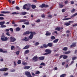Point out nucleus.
Instances as JSON below:
<instances>
[{
	"instance_id": "obj_1",
	"label": "nucleus",
	"mask_w": 77,
	"mask_h": 77,
	"mask_svg": "<svg viewBox=\"0 0 77 77\" xmlns=\"http://www.w3.org/2000/svg\"><path fill=\"white\" fill-rule=\"evenodd\" d=\"M1 39L2 41H6L8 40V37L5 36V35H1Z\"/></svg>"
},
{
	"instance_id": "obj_2",
	"label": "nucleus",
	"mask_w": 77,
	"mask_h": 77,
	"mask_svg": "<svg viewBox=\"0 0 77 77\" xmlns=\"http://www.w3.org/2000/svg\"><path fill=\"white\" fill-rule=\"evenodd\" d=\"M30 33L31 34H30L29 36V39H32L33 37V35H35L36 34V33L34 32H32L31 31L30 32Z\"/></svg>"
},
{
	"instance_id": "obj_3",
	"label": "nucleus",
	"mask_w": 77,
	"mask_h": 77,
	"mask_svg": "<svg viewBox=\"0 0 77 77\" xmlns=\"http://www.w3.org/2000/svg\"><path fill=\"white\" fill-rule=\"evenodd\" d=\"M9 39L10 42H15L16 41V38L14 37H10Z\"/></svg>"
},
{
	"instance_id": "obj_4",
	"label": "nucleus",
	"mask_w": 77,
	"mask_h": 77,
	"mask_svg": "<svg viewBox=\"0 0 77 77\" xmlns=\"http://www.w3.org/2000/svg\"><path fill=\"white\" fill-rule=\"evenodd\" d=\"M25 75L27 76V77H32V75H31L30 72H26L25 73Z\"/></svg>"
},
{
	"instance_id": "obj_5",
	"label": "nucleus",
	"mask_w": 77,
	"mask_h": 77,
	"mask_svg": "<svg viewBox=\"0 0 77 77\" xmlns=\"http://www.w3.org/2000/svg\"><path fill=\"white\" fill-rule=\"evenodd\" d=\"M48 7H49V6L45 4H43L40 5V8H47Z\"/></svg>"
},
{
	"instance_id": "obj_6",
	"label": "nucleus",
	"mask_w": 77,
	"mask_h": 77,
	"mask_svg": "<svg viewBox=\"0 0 77 77\" xmlns=\"http://www.w3.org/2000/svg\"><path fill=\"white\" fill-rule=\"evenodd\" d=\"M32 60H34V62H37L38 60V58L37 56H35L32 58Z\"/></svg>"
},
{
	"instance_id": "obj_7",
	"label": "nucleus",
	"mask_w": 77,
	"mask_h": 77,
	"mask_svg": "<svg viewBox=\"0 0 77 77\" xmlns=\"http://www.w3.org/2000/svg\"><path fill=\"white\" fill-rule=\"evenodd\" d=\"M31 5L30 4H29L28 5L27 4H25L23 6V9H27V8L26 7V6H29V7H30Z\"/></svg>"
},
{
	"instance_id": "obj_8",
	"label": "nucleus",
	"mask_w": 77,
	"mask_h": 77,
	"mask_svg": "<svg viewBox=\"0 0 77 77\" xmlns=\"http://www.w3.org/2000/svg\"><path fill=\"white\" fill-rule=\"evenodd\" d=\"M8 70V69L6 68H3L2 69H0V71L5 72L6 71Z\"/></svg>"
},
{
	"instance_id": "obj_9",
	"label": "nucleus",
	"mask_w": 77,
	"mask_h": 77,
	"mask_svg": "<svg viewBox=\"0 0 77 77\" xmlns=\"http://www.w3.org/2000/svg\"><path fill=\"white\" fill-rule=\"evenodd\" d=\"M63 29V27H57L55 29V30H57L58 31H60V30H62Z\"/></svg>"
},
{
	"instance_id": "obj_10",
	"label": "nucleus",
	"mask_w": 77,
	"mask_h": 77,
	"mask_svg": "<svg viewBox=\"0 0 77 77\" xmlns=\"http://www.w3.org/2000/svg\"><path fill=\"white\" fill-rule=\"evenodd\" d=\"M11 12L10 11H1V14H10Z\"/></svg>"
},
{
	"instance_id": "obj_11",
	"label": "nucleus",
	"mask_w": 77,
	"mask_h": 77,
	"mask_svg": "<svg viewBox=\"0 0 77 77\" xmlns=\"http://www.w3.org/2000/svg\"><path fill=\"white\" fill-rule=\"evenodd\" d=\"M76 46V43H73L70 46V48H73Z\"/></svg>"
},
{
	"instance_id": "obj_12",
	"label": "nucleus",
	"mask_w": 77,
	"mask_h": 77,
	"mask_svg": "<svg viewBox=\"0 0 77 77\" xmlns=\"http://www.w3.org/2000/svg\"><path fill=\"white\" fill-rule=\"evenodd\" d=\"M30 32L29 31H26V32H24L23 34V35H29V34H30Z\"/></svg>"
},
{
	"instance_id": "obj_13",
	"label": "nucleus",
	"mask_w": 77,
	"mask_h": 77,
	"mask_svg": "<svg viewBox=\"0 0 77 77\" xmlns=\"http://www.w3.org/2000/svg\"><path fill=\"white\" fill-rule=\"evenodd\" d=\"M30 40V39L29 38H27V37H25L23 39V41H24L26 42L27 41H29Z\"/></svg>"
},
{
	"instance_id": "obj_14",
	"label": "nucleus",
	"mask_w": 77,
	"mask_h": 77,
	"mask_svg": "<svg viewBox=\"0 0 77 77\" xmlns=\"http://www.w3.org/2000/svg\"><path fill=\"white\" fill-rule=\"evenodd\" d=\"M0 53H8L7 51H3L2 48H0Z\"/></svg>"
},
{
	"instance_id": "obj_15",
	"label": "nucleus",
	"mask_w": 77,
	"mask_h": 77,
	"mask_svg": "<svg viewBox=\"0 0 77 77\" xmlns=\"http://www.w3.org/2000/svg\"><path fill=\"white\" fill-rule=\"evenodd\" d=\"M45 59V57H38V59L40 60H44Z\"/></svg>"
},
{
	"instance_id": "obj_16",
	"label": "nucleus",
	"mask_w": 77,
	"mask_h": 77,
	"mask_svg": "<svg viewBox=\"0 0 77 77\" xmlns=\"http://www.w3.org/2000/svg\"><path fill=\"white\" fill-rule=\"evenodd\" d=\"M30 68V66H24L23 67V68L24 69H29Z\"/></svg>"
},
{
	"instance_id": "obj_17",
	"label": "nucleus",
	"mask_w": 77,
	"mask_h": 77,
	"mask_svg": "<svg viewBox=\"0 0 77 77\" xmlns=\"http://www.w3.org/2000/svg\"><path fill=\"white\" fill-rule=\"evenodd\" d=\"M27 21V20L26 19H21L20 21V22H26Z\"/></svg>"
},
{
	"instance_id": "obj_18",
	"label": "nucleus",
	"mask_w": 77,
	"mask_h": 77,
	"mask_svg": "<svg viewBox=\"0 0 77 77\" xmlns=\"http://www.w3.org/2000/svg\"><path fill=\"white\" fill-rule=\"evenodd\" d=\"M29 47H30V45H26L23 48V50L28 49V48H29Z\"/></svg>"
},
{
	"instance_id": "obj_19",
	"label": "nucleus",
	"mask_w": 77,
	"mask_h": 77,
	"mask_svg": "<svg viewBox=\"0 0 77 77\" xmlns=\"http://www.w3.org/2000/svg\"><path fill=\"white\" fill-rule=\"evenodd\" d=\"M51 32H49L48 31L46 32L45 34V35L46 36H49V35H51Z\"/></svg>"
},
{
	"instance_id": "obj_20",
	"label": "nucleus",
	"mask_w": 77,
	"mask_h": 77,
	"mask_svg": "<svg viewBox=\"0 0 77 77\" xmlns=\"http://www.w3.org/2000/svg\"><path fill=\"white\" fill-rule=\"evenodd\" d=\"M30 52V51L29 50H27L24 52V54H28V53H29Z\"/></svg>"
},
{
	"instance_id": "obj_21",
	"label": "nucleus",
	"mask_w": 77,
	"mask_h": 77,
	"mask_svg": "<svg viewBox=\"0 0 77 77\" xmlns=\"http://www.w3.org/2000/svg\"><path fill=\"white\" fill-rule=\"evenodd\" d=\"M45 52H48V53H49V52H50V54H51V50L48 49H46L45 51Z\"/></svg>"
},
{
	"instance_id": "obj_22",
	"label": "nucleus",
	"mask_w": 77,
	"mask_h": 77,
	"mask_svg": "<svg viewBox=\"0 0 77 77\" xmlns=\"http://www.w3.org/2000/svg\"><path fill=\"white\" fill-rule=\"evenodd\" d=\"M5 24V21H3V22H0V26H3L4 24Z\"/></svg>"
},
{
	"instance_id": "obj_23",
	"label": "nucleus",
	"mask_w": 77,
	"mask_h": 77,
	"mask_svg": "<svg viewBox=\"0 0 77 77\" xmlns=\"http://www.w3.org/2000/svg\"><path fill=\"white\" fill-rule=\"evenodd\" d=\"M52 46V43H49L48 44V47H51Z\"/></svg>"
},
{
	"instance_id": "obj_24",
	"label": "nucleus",
	"mask_w": 77,
	"mask_h": 77,
	"mask_svg": "<svg viewBox=\"0 0 77 77\" xmlns=\"http://www.w3.org/2000/svg\"><path fill=\"white\" fill-rule=\"evenodd\" d=\"M64 25L65 26H68L71 25V23L68 22H66L65 23Z\"/></svg>"
},
{
	"instance_id": "obj_25",
	"label": "nucleus",
	"mask_w": 77,
	"mask_h": 77,
	"mask_svg": "<svg viewBox=\"0 0 77 77\" xmlns=\"http://www.w3.org/2000/svg\"><path fill=\"white\" fill-rule=\"evenodd\" d=\"M71 53V51H65L64 52V54H69Z\"/></svg>"
},
{
	"instance_id": "obj_26",
	"label": "nucleus",
	"mask_w": 77,
	"mask_h": 77,
	"mask_svg": "<svg viewBox=\"0 0 77 77\" xmlns=\"http://www.w3.org/2000/svg\"><path fill=\"white\" fill-rule=\"evenodd\" d=\"M22 64L23 65H27V62H25V61H23Z\"/></svg>"
},
{
	"instance_id": "obj_27",
	"label": "nucleus",
	"mask_w": 77,
	"mask_h": 77,
	"mask_svg": "<svg viewBox=\"0 0 77 77\" xmlns=\"http://www.w3.org/2000/svg\"><path fill=\"white\" fill-rule=\"evenodd\" d=\"M21 30V29L20 27H17L16 28V32H19L20 30Z\"/></svg>"
},
{
	"instance_id": "obj_28",
	"label": "nucleus",
	"mask_w": 77,
	"mask_h": 77,
	"mask_svg": "<svg viewBox=\"0 0 77 77\" xmlns=\"http://www.w3.org/2000/svg\"><path fill=\"white\" fill-rule=\"evenodd\" d=\"M26 14H27V12H23L20 13V15H26Z\"/></svg>"
},
{
	"instance_id": "obj_29",
	"label": "nucleus",
	"mask_w": 77,
	"mask_h": 77,
	"mask_svg": "<svg viewBox=\"0 0 77 77\" xmlns=\"http://www.w3.org/2000/svg\"><path fill=\"white\" fill-rule=\"evenodd\" d=\"M59 5L60 6L59 8H63L64 6V5H62V4H59Z\"/></svg>"
},
{
	"instance_id": "obj_30",
	"label": "nucleus",
	"mask_w": 77,
	"mask_h": 77,
	"mask_svg": "<svg viewBox=\"0 0 77 77\" xmlns=\"http://www.w3.org/2000/svg\"><path fill=\"white\" fill-rule=\"evenodd\" d=\"M58 41H59V39H55L54 41H53V42H54V43H57V42H58Z\"/></svg>"
},
{
	"instance_id": "obj_31",
	"label": "nucleus",
	"mask_w": 77,
	"mask_h": 77,
	"mask_svg": "<svg viewBox=\"0 0 77 77\" xmlns=\"http://www.w3.org/2000/svg\"><path fill=\"white\" fill-rule=\"evenodd\" d=\"M63 51H67L68 50V48L67 47H64L63 49Z\"/></svg>"
},
{
	"instance_id": "obj_32",
	"label": "nucleus",
	"mask_w": 77,
	"mask_h": 77,
	"mask_svg": "<svg viewBox=\"0 0 77 77\" xmlns=\"http://www.w3.org/2000/svg\"><path fill=\"white\" fill-rule=\"evenodd\" d=\"M63 56V59H66L68 58V56H66L65 55H64Z\"/></svg>"
},
{
	"instance_id": "obj_33",
	"label": "nucleus",
	"mask_w": 77,
	"mask_h": 77,
	"mask_svg": "<svg viewBox=\"0 0 77 77\" xmlns=\"http://www.w3.org/2000/svg\"><path fill=\"white\" fill-rule=\"evenodd\" d=\"M31 7L32 9H35V8H36V5H31Z\"/></svg>"
},
{
	"instance_id": "obj_34",
	"label": "nucleus",
	"mask_w": 77,
	"mask_h": 77,
	"mask_svg": "<svg viewBox=\"0 0 77 77\" xmlns=\"http://www.w3.org/2000/svg\"><path fill=\"white\" fill-rule=\"evenodd\" d=\"M15 46H12L11 47V50H15Z\"/></svg>"
},
{
	"instance_id": "obj_35",
	"label": "nucleus",
	"mask_w": 77,
	"mask_h": 77,
	"mask_svg": "<svg viewBox=\"0 0 77 77\" xmlns=\"http://www.w3.org/2000/svg\"><path fill=\"white\" fill-rule=\"evenodd\" d=\"M43 46L45 48H47L48 47V45H47L46 44H44L43 45Z\"/></svg>"
},
{
	"instance_id": "obj_36",
	"label": "nucleus",
	"mask_w": 77,
	"mask_h": 77,
	"mask_svg": "<svg viewBox=\"0 0 77 77\" xmlns=\"http://www.w3.org/2000/svg\"><path fill=\"white\" fill-rule=\"evenodd\" d=\"M11 14L12 15H17V14H19V13H17L16 12H14L11 13Z\"/></svg>"
},
{
	"instance_id": "obj_37",
	"label": "nucleus",
	"mask_w": 77,
	"mask_h": 77,
	"mask_svg": "<svg viewBox=\"0 0 77 77\" xmlns=\"http://www.w3.org/2000/svg\"><path fill=\"white\" fill-rule=\"evenodd\" d=\"M24 24H26V25H29V22L27 21L24 23Z\"/></svg>"
},
{
	"instance_id": "obj_38",
	"label": "nucleus",
	"mask_w": 77,
	"mask_h": 77,
	"mask_svg": "<svg viewBox=\"0 0 77 77\" xmlns=\"http://www.w3.org/2000/svg\"><path fill=\"white\" fill-rule=\"evenodd\" d=\"M75 10L74 9V8H73L72 10L71 11V13H73L75 12Z\"/></svg>"
},
{
	"instance_id": "obj_39",
	"label": "nucleus",
	"mask_w": 77,
	"mask_h": 77,
	"mask_svg": "<svg viewBox=\"0 0 77 77\" xmlns=\"http://www.w3.org/2000/svg\"><path fill=\"white\" fill-rule=\"evenodd\" d=\"M20 51H18L16 52L15 53L16 54L17 56H18V55H19V54H20Z\"/></svg>"
},
{
	"instance_id": "obj_40",
	"label": "nucleus",
	"mask_w": 77,
	"mask_h": 77,
	"mask_svg": "<svg viewBox=\"0 0 77 77\" xmlns=\"http://www.w3.org/2000/svg\"><path fill=\"white\" fill-rule=\"evenodd\" d=\"M40 65L41 66H42L43 65V66H45V63L42 62L40 64Z\"/></svg>"
},
{
	"instance_id": "obj_41",
	"label": "nucleus",
	"mask_w": 77,
	"mask_h": 77,
	"mask_svg": "<svg viewBox=\"0 0 77 77\" xmlns=\"http://www.w3.org/2000/svg\"><path fill=\"white\" fill-rule=\"evenodd\" d=\"M66 74H63L61 75L60 76V77H65V76H66Z\"/></svg>"
},
{
	"instance_id": "obj_42",
	"label": "nucleus",
	"mask_w": 77,
	"mask_h": 77,
	"mask_svg": "<svg viewBox=\"0 0 77 77\" xmlns=\"http://www.w3.org/2000/svg\"><path fill=\"white\" fill-rule=\"evenodd\" d=\"M39 42H36L35 43V44H34V45L35 46H38V45H39Z\"/></svg>"
},
{
	"instance_id": "obj_43",
	"label": "nucleus",
	"mask_w": 77,
	"mask_h": 77,
	"mask_svg": "<svg viewBox=\"0 0 77 77\" xmlns=\"http://www.w3.org/2000/svg\"><path fill=\"white\" fill-rule=\"evenodd\" d=\"M77 58V57H73L72 58V60H75Z\"/></svg>"
},
{
	"instance_id": "obj_44",
	"label": "nucleus",
	"mask_w": 77,
	"mask_h": 77,
	"mask_svg": "<svg viewBox=\"0 0 77 77\" xmlns=\"http://www.w3.org/2000/svg\"><path fill=\"white\" fill-rule=\"evenodd\" d=\"M21 61L20 60H18L17 61V63L18 64H20V63H21Z\"/></svg>"
},
{
	"instance_id": "obj_45",
	"label": "nucleus",
	"mask_w": 77,
	"mask_h": 77,
	"mask_svg": "<svg viewBox=\"0 0 77 77\" xmlns=\"http://www.w3.org/2000/svg\"><path fill=\"white\" fill-rule=\"evenodd\" d=\"M51 39L53 40V39H55V37L54 36H52L51 37Z\"/></svg>"
},
{
	"instance_id": "obj_46",
	"label": "nucleus",
	"mask_w": 77,
	"mask_h": 77,
	"mask_svg": "<svg viewBox=\"0 0 77 77\" xmlns=\"http://www.w3.org/2000/svg\"><path fill=\"white\" fill-rule=\"evenodd\" d=\"M50 54V52H47V53H45L44 55H47V54Z\"/></svg>"
},
{
	"instance_id": "obj_47",
	"label": "nucleus",
	"mask_w": 77,
	"mask_h": 77,
	"mask_svg": "<svg viewBox=\"0 0 77 77\" xmlns=\"http://www.w3.org/2000/svg\"><path fill=\"white\" fill-rule=\"evenodd\" d=\"M40 72L39 71H36V72L35 73V74H40Z\"/></svg>"
},
{
	"instance_id": "obj_48",
	"label": "nucleus",
	"mask_w": 77,
	"mask_h": 77,
	"mask_svg": "<svg viewBox=\"0 0 77 77\" xmlns=\"http://www.w3.org/2000/svg\"><path fill=\"white\" fill-rule=\"evenodd\" d=\"M1 27H2V28H4L5 27H6V25H3L1 26Z\"/></svg>"
},
{
	"instance_id": "obj_49",
	"label": "nucleus",
	"mask_w": 77,
	"mask_h": 77,
	"mask_svg": "<svg viewBox=\"0 0 77 77\" xmlns=\"http://www.w3.org/2000/svg\"><path fill=\"white\" fill-rule=\"evenodd\" d=\"M41 21V20L40 19H38L37 20H36L35 22L36 23H39Z\"/></svg>"
},
{
	"instance_id": "obj_50",
	"label": "nucleus",
	"mask_w": 77,
	"mask_h": 77,
	"mask_svg": "<svg viewBox=\"0 0 77 77\" xmlns=\"http://www.w3.org/2000/svg\"><path fill=\"white\" fill-rule=\"evenodd\" d=\"M9 30L10 31H11V32H14V31L13 30V29L12 28H10Z\"/></svg>"
},
{
	"instance_id": "obj_51",
	"label": "nucleus",
	"mask_w": 77,
	"mask_h": 77,
	"mask_svg": "<svg viewBox=\"0 0 77 77\" xmlns=\"http://www.w3.org/2000/svg\"><path fill=\"white\" fill-rule=\"evenodd\" d=\"M4 19H5V18H4V17H0V20H4Z\"/></svg>"
},
{
	"instance_id": "obj_52",
	"label": "nucleus",
	"mask_w": 77,
	"mask_h": 77,
	"mask_svg": "<svg viewBox=\"0 0 77 77\" xmlns=\"http://www.w3.org/2000/svg\"><path fill=\"white\" fill-rule=\"evenodd\" d=\"M64 3L65 4H68V1H66L65 2H64Z\"/></svg>"
},
{
	"instance_id": "obj_53",
	"label": "nucleus",
	"mask_w": 77,
	"mask_h": 77,
	"mask_svg": "<svg viewBox=\"0 0 77 77\" xmlns=\"http://www.w3.org/2000/svg\"><path fill=\"white\" fill-rule=\"evenodd\" d=\"M48 17H49V18H52V15L51 14H50L48 16Z\"/></svg>"
},
{
	"instance_id": "obj_54",
	"label": "nucleus",
	"mask_w": 77,
	"mask_h": 77,
	"mask_svg": "<svg viewBox=\"0 0 77 77\" xmlns=\"http://www.w3.org/2000/svg\"><path fill=\"white\" fill-rule=\"evenodd\" d=\"M6 35H7V36H10L11 35H10V34L8 32L6 33Z\"/></svg>"
},
{
	"instance_id": "obj_55",
	"label": "nucleus",
	"mask_w": 77,
	"mask_h": 77,
	"mask_svg": "<svg viewBox=\"0 0 77 77\" xmlns=\"http://www.w3.org/2000/svg\"><path fill=\"white\" fill-rule=\"evenodd\" d=\"M16 9L17 10H20V7L17 6L16 7Z\"/></svg>"
},
{
	"instance_id": "obj_56",
	"label": "nucleus",
	"mask_w": 77,
	"mask_h": 77,
	"mask_svg": "<svg viewBox=\"0 0 77 77\" xmlns=\"http://www.w3.org/2000/svg\"><path fill=\"white\" fill-rule=\"evenodd\" d=\"M8 1V2L10 4L11 3H12V1L11 0H7Z\"/></svg>"
},
{
	"instance_id": "obj_57",
	"label": "nucleus",
	"mask_w": 77,
	"mask_h": 77,
	"mask_svg": "<svg viewBox=\"0 0 77 77\" xmlns=\"http://www.w3.org/2000/svg\"><path fill=\"white\" fill-rule=\"evenodd\" d=\"M74 1H72L71 2V5H73V4H74Z\"/></svg>"
},
{
	"instance_id": "obj_58",
	"label": "nucleus",
	"mask_w": 77,
	"mask_h": 77,
	"mask_svg": "<svg viewBox=\"0 0 77 77\" xmlns=\"http://www.w3.org/2000/svg\"><path fill=\"white\" fill-rule=\"evenodd\" d=\"M11 72H15V70L14 69H13L12 70L10 71Z\"/></svg>"
},
{
	"instance_id": "obj_59",
	"label": "nucleus",
	"mask_w": 77,
	"mask_h": 77,
	"mask_svg": "<svg viewBox=\"0 0 77 77\" xmlns=\"http://www.w3.org/2000/svg\"><path fill=\"white\" fill-rule=\"evenodd\" d=\"M62 12H65V9H63L62 10Z\"/></svg>"
},
{
	"instance_id": "obj_60",
	"label": "nucleus",
	"mask_w": 77,
	"mask_h": 77,
	"mask_svg": "<svg viewBox=\"0 0 77 77\" xmlns=\"http://www.w3.org/2000/svg\"><path fill=\"white\" fill-rule=\"evenodd\" d=\"M42 18H45V15L44 14H42Z\"/></svg>"
},
{
	"instance_id": "obj_61",
	"label": "nucleus",
	"mask_w": 77,
	"mask_h": 77,
	"mask_svg": "<svg viewBox=\"0 0 77 77\" xmlns=\"http://www.w3.org/2000/svg\"><path fill=\"white\" fill-rule=\"evenodd\" d=\"M63 55H61L60 57V59H61V58H62L63 57Z\"/></svg>"
},
{
	"instance_id": "obj_62",
	"label": "nucleus",
	"mask_w": 77,
	"mask_h": 77,
	"mask_svg": "<svg viewBox=\"0 0 77 77\" xmlns=\"http://www.w3.org/2000/svg\"><path fill=\"white\" fill-rule=\"evenodd\" d=\"M6 32H9V29H5Z\"/></svg>"
},
{
	"instance_id": "obj_63",
	"label": "nucleus",
	"mask_w": 77,
	"mask_h": 77,
	"mask_svg": "<svg viewBox=\"0 0 77 77\" xmlns=\"http://www.w3.org/2000/svg\"><path fill=\"white\" fill-rule=\"evenodd\" d=\"M1 16L4 17V16H5V15H4L3 14H0V17Z\"/></svg>"
},
{
	"instance_id": "obj_64",
	"label": "nucleus",
	"mask_w": 77,
	"mask_h": 77,
	"mask_svg": "<svg viewBox=\"0 0 77 77\" xmlns=\"http://www.w3.org/2000/svg\"><path fill=\"white\" fill-rule=\"evenodd\" d=\"M72 26L73 27H75L76 26H77V23L76 24L73 25Z\"/></svg>"
}]
</instances>
